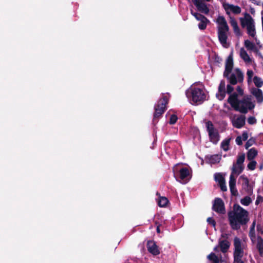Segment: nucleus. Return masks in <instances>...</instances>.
I'll use <instances>...</instances> for the list:
<instances>
[{"instance_id":"obj_1","label":"nucleus","mask_w":263,"mask_h":263,"mask_svg":"<svg viewBox=\"0 0 263 263\" xmlns=\"http://www.w3.org/2000/svg\"><path fill=\"white\" fill-rule=\"evenodd\" d=\"M248 214V212L238 204H234L233 210L228 213L231 228L234 230H238L240 229L241 226L246 224L249 220Z\"/></svg>"},{"instance_id":"obj_2","label":"nucleus","mask_w":263,"mask_h":263,"mask_svg":"<svg viewBox=\"0 0 263 263\" xmlns=\"http://www.w3.org/2000/svg\"><path fill=\"white\" fill-rule=\"evenodd\" d=\"M168 98L162 94V97L158 100L157 103L154 106V113L153 115V123L154 125L158 123V120L162 117V115L166 111V105L168 103Z\"/></svg>"},{"instance_id":"obj_3","label":"nucleus","mask_w":263,"mask_h":263,"mask_svg":"<svg viewBox=\"0 0 263 263\" xmlns=\"http://www.w3.org/2000/svg\"><path fill=\"white\" fill-rule=\"evenodd\" d=\"M187 98L196 104H201L206 99V95L202 88L191 86L186 90Z\"/></svg>"},{"instance_id":"obj_4","label":"nucleus","mask_w":263,"mask_h":263,"mask_svg":"<svg viewBox=\"0 0 263 263\" xmlns=\"http://www.w3.org/2000/svg\"><path fill=\"white\" fill-rule=\"evenodd\" d=\"M239 20L241 26L243 28L246 27L247 33L254 37L256 35L255 23L250 14L246 12L244 14V17H240Z\"/></svg>"},{"instance_id":"obj_5","label":"nucleus","mask_w":263,"mask_h":263,"mask_svg":"<svg viewBox=\"0 0 263 263\" xmlns=\"http://www.w3.org/2000/svg\"><path fill=\"white\" fill-rule=\"evenodd\" d=\"M242 102H245V100H239L238 99V94L236 92L231 94L228 99V102L236 111H238L242 114H246L248 112V109L243 105H240Z\"/></svg>"},{"instance_id":"obj_6","label":"nucleus","mask_w":263,"mask_h":263,"mask_svg":"<svg viewBox=\"0 0 263 263\" xmlns=\"http://www.w3.org/2000/svg\"><path fill=\"white\" fill-rule=\"evenodd\" d=\"M206 130L208 132L210 141L216 144L219 140V134L218 130L216 129L211 121L206 122Z\"/></svg>"},{"instance_id":"obj_7","label":"nucleus","mask_w":263,"mask_h":263,"mask_svg":"<svg viewBox=\"0 0 263 263\" xmlns=\"http://www.w3.org/2000/svg\"><path fill=\"white\" fill-rule=\"evenodd\" d=\"M245 160V154H241L238 156L236 163H233L232 167V174L237 173L238 175L242 172L244 170L243 162Z\"/></svg>"},{"instance_id":"obj_8","label":"nucleus","mask_w":263,"mask_h":263,"mask_svg":"<svg viewBox=\"0 0 263 263\" xmlns=\"http://www.w3.org/2000/svg\"><path fill=\"white\" fill-rule=\"evenodd\" d=\"M245 160V154H241L238 156L236 163H233L232 167V174L237 173L238 175L242 172L244 170L243 162Z\"/></svg>"},{"instance_id":"obj_9","label":"nucleus","mask_w":263,"mask_h":263,"mask_svg":"<svg viewBox=\"0 0 263 263\" xmlns=\"http://www.w3.org/2000/svg\"><path fill=\"white\" fill-rule=\"evenodd\" d=\"M234 251L233 253L234 258L242 257L243 256V250L241 248V241L240 239L235 237L234 239Z\"/></svg>"},{"instance_id":"obj_10","label":"nucleus","mask_w":263,"mask_h":263,"mask_svg":"<svg viewBox=\"0 0 263 263\" xmlns=\"http://www.w3.org/2000/svg\"><path fill=\"white\" fill-rule=\"evenodd\" d=\"M212 210L219 214H224L226 212L224 203L220 198H216L214 200Z\"/></svg>"},{"instance_id":"obj_11","label":"nucleus","mask_w":263,"mask_h":263,"mask_svg":"<svg viewBox=\"0 0 263 263\" xmlns=\"http://www.w3.org/2000/svg\"><path fill=\"white\" fill-rule=\"evenodd\" d=\"M233 68V52L230 54L228 57L225 65V70L223 72V77L228 78V76L231 73Z\"/></svg>"},{"instance_id":"obj_12","label":"nucleus","mask_w":263,"mask_h":263,"mask_svg":"<svg viewBox=\"0 0 263 263\" xmlns=\"http://www.w3.org/2000/svg\"><path fill=\"white\" fill-rule=\"evenodd\" d=\"M229 30V28L226 29L225 28H220L218 29V40L223 47H226V45L227 44L228 32Z\"/></svg>"},{"instance_id":"obj_13","label":"nucleus","mask_w":263,"mask_h":263,"mask_svg":"<svg viewBox=\"0 0 263 263\" xmlns=\"http://www.w3.org/2000/svg\"><path fill=\"white\" fill-rule=\"evenodd\" d=\"M239 179L242 180V189L245 190L248 194L250 195H252L253 193V187L250 184L248 177L245 175H242L240 176Z\"/></svg>"},{"instance_id":"obj_14","label":"nucleus","mask_w":263,"mask_h":263,"mask_svg":"<svg viewBox=\"0 0 263 263\" xmlns=\"http://www.w3.org/2000/svg\"><path fill=\"white\" fill-rule=\"evenodd\" d=\"M192 1L198 11L205 14H209V8L206 3L202 1H198L197 0Z\"/></svg>"},{"instance_id":"obj_15","label":"nucleus","mask_w":263,"mask_h":263,"mask_svg":"<svg viewBox=\"0 0 263 263\" xmlns=\"http://www.w3.org/2000/svg\"><path fill=\"white\" fill-rule=\"evenodd\" d=\"M147 248L148 252L154 255H157L160 253L158 246L154 241H148Z\"/></svg>"},{"instance_id":"obj_16","label":"nucleus","mask_w":263,"mask_h":263,"mask_svg":"<svg viewBox=\"0 0 263 263\" xmlns=\"http://www.w3.org/2000/svg\"><path fill=\"white\" fill-rule=\"evenodd\" d=\"M226 83L224 80H221L218 86L216 97L219 100H222L226 97Z\"/></svg>"},{"instance_id":"obj_17","label":"nucleus","mask_w":263,"mask_h":263,"mask_svg":"<svg viewBox=\"0 0 263 263\" xmlns=\"http://www.w3.org/2000/svg\"><path fill=\"white\" fill-rule=\"evenodd\" d=\"M229 187L231 194L233 196H237L238 193L236 187V179L233 174L230 176Z\"/></svg>"},{"instance_id":"obj_18","label":"nucleus","mask_w":263,"mask_h":263,"mask_svg":"<svg viewBox=\"0 0 263 263\" xmlns=\"http://www.w3.org/2000/svg\"><path fill=\"white\" fill-rule=\"evenodd\" d=\"M251 93L256 98L257 103L263 102V93L261 89L253 87L251 89Z\"/></svg>"},{"instance_id":"obj_19","label":"nucleus","mask_w":263,"mask_h":263,"mask_svg":"<svg viewBox=\"0 0 263 263\" xmlns=\"http://www.w3.org/2000/svg\"><path fill=\"white\" fill-rule=\"evenodd\" d=\"M205 159L208 161V163L215 164L220 162L221 159V156L218 154L210 155L206 156Z\"/></svg>"},{"instance_id":"obj_20","label":"nucleus","mask_w":263,"mask_h":263,"mask_svg":"<svg viewBox=\"0 0 263 263\" xmlns=\"http://www.w3.org/2000/svg\"><path fill=\"white\" fill-rule=\"evenodd\" d=\"M226 10L230 9L233 13L238 14L241 13V10L239 6L232 4H226L223 5Z\"/></svg>"},{"instance_id":"obj_21","label":"nucleus","mask_w":263,"mask_h":263,"mask_svg":"<svg viewBox=\"0 0 263 263\" xmlns=\"http://www.w3.org/2000/svg\"><path fill=\"white\" fill-rule=\"evenodd\" d=\"M230 23L231 26L233 27V31L235 35L237 36H241L242 33L237 21L234 18H231Z\"/></svg>"},{"instance_id":"obj_22","label":"nucleus","mask_w":263,"mask_h":263,"mask_svg":"<svg viewBox=\"0 0 263 263\" xmlns=\"http://www.w3.org/2000/svg\"><path fill=\"white\" fill-rule=\"evenodd\" d=\"M246 117L244 116H241L238 117L233 122V126L237 128H240L245 124Z\"/></svg>"},{"instance_id":"obj_23","label":"nucleus","mask_w":263,"mask_h":263,"mask_svg":"<svg viewBox=\"0 0 263 263\" xmlns=\"http://www.w3.org/2000/svg\"><path fill=\"white\" fill-rule=\"evenodd\" d=\"M217 23L218 24V29L220 28H225L226 29L227 28H229L227 22L224 17L223 16H219L217 17Z\"/></svg>"},{"instance_id":"obj_24","label":"nucleus","mask_w":263,"mask_h":263,"mask_svg":"<svg viewBox=\"0 0 263 263\" xmlns=\"http://www.w3.org/2000/svg\"><path fill=\"white\" fill-rule=\"evenodd\" d=\"M219 246L221 251L222 253H226L228 250L230 246V243L227 240H219Z\"/></svg>"},{"instance_id":"obj_25","label":"nucleus","mask_w":263,"mask_h":263,"mask_svg":"<svg viewBox=\"0 0 263 263\" xmlns=\"http://www.w3.org/2000/svg\"><path fill=\"white\" fill-rule=\"evenodd\" d=\"M256 248L259 252V255H263V238L260 236H257Z\"/></svg>"},{"instance_id":"obj_26","label":"nucleus","mask_w":263,"mask_h":263,"mask_svg":"<svg viewBox=\"0 0 263 263\" xmlns=\"http://www.w3.org/2000/svg\"><path fill=\"white\" fill-rule=\"evenodd\" d=\"M256 221L254 220L250 228V231L249 233V237L253 243H254L256 240V235L255 233V226Z\"/></svg>"},{"instance_id":"obj_27","label":"nucleus","mask_w":263,"mask_h":263,"mask_svg":"<svg viewBox=\"0 0 263 263\" xmlns=\"http://www.w3.org/2000/svg\"><path fill=\"white\" fill-rule=\"evenodd\" d=\"M180 178L184 180L190 175L189 170L186 167H182L179 170Z\"/></svg>"},{"instance_id":"obj_28","label":"nucleus","mask_w":263,"mask_h":263,"mask_svg":"<svg viewBox=\"0 0 263 263\" xmlns=\"http://www.w3.org/2000/svg\"><path fill=\"white\" fill-rule=\"evenodd\" d=\"M257 155V151L254 148H251L247 153V158L249 161L253 160Z\"/></svg>"},{"instance_id":"obj_29","label":"nucleus","mask_w":263,"mask_h":263,"mask_svg":"<svg viewBox=\"0 0 263 263\" xmlns=\"http://www.w3.org/2000/svg\"><path fill=\"white\" fill-rule=\"evenodd\" d=\"M240 56L242 59L245 62H251V59L247 53V51L243 48H241L240 50Z\"/></svg>"},{"instance_id":"obj_30","label":"nucleus","mask_w":263,"mask_h":263,"mask_svg":"<svg viewBox=\"0 0 263 263\" xmlns=\"http://www.w3.org/2000/svg\"><path fill=\"white\" fill-rule=\"evenodd\" d=\"M246 48L249 50H255L256 49L255 45L250 41L247 40L244 43Z\"/></svg>"},{"instance_id":"obj_31","label":"nucleus","mask_w":263,"mask_h":263,"mask_svg":"<svg viewBox=\"0 0 263 263\" xmlns=\"http://www.w3.org/2000/svg\"><path fill=\"white\" fill-rule=\"evenodd\" d=\"M230 140V138L226 139L221 143V148H222L223 151L227 152L229 149Z\"/></svg>"},{"instance_id":"obj_32","label":"nucleus","mask_w":263,"mask_h":263,"mask_svg":"<svg viewBox=\"0 0 263 263\" xmlns=\"http://www.w3.org/2000/svg\"><path fill=\"white\" fill-rule=\"evenodd\" d=\"M169 201L165 197H160L158 201V204L160 207H165L168 203Z\"/></svg>"},{"instance_id":"obj_33","label":"nucleus","mask_w":263,"mask_h":263,"mask_svg":"<svg viewBox=\"0 0 263 263\" xmlns=\"http://www.w3.org/2000/svg\"><path fill=\"white\" fill-rule=\"evenodd\" d=\"M210 23V21L206 18L200 21L198 24V27L200 30H204L206 28L208 23Z\"/></svg>"},{"instance_id":"obj_34","label":"nucleus","mask_w":263,"mask_h":263,"mask_svg":"<svg viewBox=\"0 0 263 263\" xmlns=\"http://www.w3.org/2000/svg\"><path fill=\"white\" fill-rule=\"evenodd\" d=\"M242 100H245V102H242L241 105H243L246 106L248 110H252L254 108L255 104L252 103L251 102L247 101L246 99H242Z\"/></svg>"},{"instance_id":"obj_35","label":"nucleus","mask_w":263,"mask_h":263,"mask_svg":"<svg viewBox=\"0 0 263 263\" xmlns=\"http://www.w3.org/2000/svg\"><path fill=\"white\" fill-rule=\"evenodd\" d=\"M253 81L255 85L258 88L261 87L263 85V81L260 78L257 76L254 77Z\"/></svg>"},{"instance_id":"obj_36","label":"nucleus","mask_w":263,"mask_h":263,"mask_svg":"<svg viewBox=\"0 0 263 263\" xmlns=\"http://www.w3.org/2000/svg\"><path fill=\"white\" fill-rule=\"evenodd\" d=\"M229 80V82L231 85H236L237 83V80L236 75L234 73L231 74L230 76H228V78H227Z\"/></svg>"},{"instance_id":"obj_37","label":"nucleus","mask_w":263,"mask_h":263,"mask_svg":"<svg viewBox=\"0 0 263 263\" xmlns=\"http://www.w3.org/2000/svg\"><path fill=\"white\" fill-rule=\"evenodd\" d=\"M191 13L192 15H193L197 20L200 21L202 20H205V18L206 17L203 15L198 13L197 12H195L193 11V10H191Z\"/></svg>"},{"instance_id":"obj_38","label":"nucleus","mask_w":263,"mask_h":263,"mask_svg":"<svg viewBox=\"0 0 263 263\" xmlns=\"http://www.w3.org/2000/svg\"><path fill=\"white\" fill-rule=\"evenodd\" d=\"M208 258L212 261L214 263H219V260L218 257L214 253H211L208 256Z\"/></svg>"},{"instance_id":"obj_39","label":"nucleus","mask_w":263,"mask_h":263,"mask_svg":"<svg viewBox=\"0 0 263 263\" xmlns=\"http://www.w3.org/2000/svg\"><path fill=\"white\" fill-rule=\"evenodd\" d=\"M241 203L246 206H248L251 202V198L249 196H246L240 200Z\"/></svg>"},{"instance_id":"obj_40","label":"nucleus","mask_w":263,"mask_h":263,"mask_svg":"<svg viewBox=\"0 0 263 263\" xmlns=\"http://www.w3.org/2000/svg\"><path fill=\"white\" fill-rule=\"evenodd\" d=\"M214 178L216 181L218 182V183H222L225 181L224 178L220 173H216L214 175Z\"/></svg>"},{"instance_id":"obj_41","label":"nucleus","mask_w":263,"mask_h":263,"mask_svg":"<svg viewBox=\"0 0 263 263\" xmlns=\"http://www.w3.org/2000/svg\"><path fill=\"white\" fill-rule=\"evenodd\" d=\"M236 72L237 74V82H241L243 80V74L241 71L239 69H236Z\"/></svg>"},{"instance_id":"obj_42","label":"nucleus","mask_w":263,"mask_h":263,"mask_svg":"<svg viewBox=\"0 0 263 263\" xmlns=\"http://www.w3.org/2000/svg\"><path fill=\"white\" fill-rule=\"evenodd\" d=\"M257 162L255 160H251L250 162L248 164L247 167L251 171H253L256 168Z\"/></svg>"},{"instance_id":"obj_43","label":"nucleus","mask_w":263,"mask_h":263,"mask_svg":"<svg viewBox=\"0 0 263 263\" xmlns=\"http://www.w3.org/2000/svg\"><path fill=\"white\" fill-rule=\"evenodd\" d=\"M177 120H178V117L176 115H175V114L172 115L170 117L169 123L172 125L176 123Z\"/></svg>"},{"instance_id":"obj_44","label":"nucleus","mask_w":263,"mask_h":263,"mask_svg":"<svg viewBox=\"0 0 263 263\" xmlns=\"http://www.w3.org/2000/svg\"><path fill=\"white\" fill-rule=\"evenodd\" d=\"M248 122L249 124L253 125L256 123V119L254 117H249L248 118Z\"/></svg>"},{"instance_id":"obj_45","label":"nucleus","mask_w":263,"mask_h":263,"mask_svg":"<svg viewBox=\"0 0 263 263\" xmlns=\"http://www.w3.org/2000/svg\"><path fill=\"white\" fill-rule=\"evenodd\" d=\"M207 222L209 224H211L213 227H215L216 226V221L212 217H208L206 220Z\"/></svg>"},{"instance_id":"obj_46","label":"nucleus","mask_w":263,"mask_h":263,"mask_svg":"<svg viewBox=\"0 0 263 263\" xmlns=\"http://www.w3.org/2000/svg\"><path fill=\"white\" fill-rule=\"evenodd\" d=\"M247 75L248 77V81H251L252 78L253 76V71L252 70H248L247 72Z\"/></svg>"},{"instance_id":"obj_47","label":"nucleus","mask_w":263,"mask_h":263,"mask_svg":"<svg viewBox=\"0 0 263 263\" xmlns=\"http://www.w3.org/2000/svg\"><path fill=\"white\" fill-rule=\"evenodd\" d=\"M220 189L222 191L225 192L227 190V186L226 185V182L224 181L222 183H219Z\"/></svg>"},{"instance_id":"obj_48","label":"nucleus","mask_w":263,"mask_h":263,"mask_svg":"<svg viewBox=\"0 0 263 263\" xmlns=\"http://www.w3.org/2000/svg\"><path fill=\"white\" fill-rule=\"evenodd\" d=\"M253 140H252L251 139L248 140L245 144V148L248 149L249 147L251 146L253 144Z\"/></svg>"},{"instance_id":"obj_49","label":"nucleus","mask_w":263,"mask_h":263,"mask_svg":"<svg viewBox=\"0 0 263 263\" xmlns=\"http://www.w3.org/2000/svg\"><path fill=\"white\" fill-rule=\"evenodd\" d=\"M242 139L241 136H237L236 138L235 141L237 145H241L242 144Z\"/></svg>"},{"instance_id":"obj_50","label":"nucleus","mask_w":263,"mask_h":263,"mask_svg":"<svg viewBox=\"0 0 263 263\" xmlns=\"http://www.w3.org/2000/svg\"><path fill=\"white\" fill-rule=\"evenodd\" d=\"M234 90V88L231 86V85H227V92L228 93V94H230L231 95V93L232 92V91H233Z\"/></svg>"},{"instance_id":"obj_51","label":"nucleus","mask_w":263,"mask_h":263,"mask_svg":"<svg viewBox=\"0 0 263 263\" xmlns=\"http://www.w3.org/2000/svg\"><path fill=\"white\" fill-rule=\"evenodd\" d=\"M257 231L261 235L263 234V226L260 224L257 225Z\"/></svg>"},{"instance_id":"obj_52","label":"nucleus","mask_w":263,"mask_h":263,"mask_svg":"<svg viewBox=\"0 0 263 263\" xmlns=\"http://www.w3.org/2000/svg\"><path fill=\"white\" fill-rule=\"evenodd\" d=\"M241 137L243 141H246L248 138V133L247 132H243Z\"/></svg>"},{"instance_id":"obj_53","label":"nucleus","mask_w":263,"mask_h":263,"mask_svg":"<svg viewBox=\"0 0 263 263\" xmlns=\"http://www.w3.org/2000/svg\"><path fill=\"white\" fill-rule=\"evenodd\" d=\"M242 257L239 258H234L233 263H244L243 261L242 260Z\"/></svg>"},{"instance_id":"obj_54","label":"nucleus","mask_w":263,"mask_h":263,"mask_svg":"<svg viewBox=\"0 0 263 263\" xmlns=\"http://www.w3.org/2000/svg\"><path fill=\"white\" fill-rule=\"evenodd\" d=\"M263 200L262 197L261 196H258L255 201V204L258 205L260 201Z\"/></svg>"},{"instance_id":"obj_55","label":"nucleus","mask_w":263,"mask_h":263,"mask_svg":"<svg viewBox=\"0 0 263 263\" xmlns=\"http://www.w3.org/2000/svg\"><path fill=\"white\" fill-rule=\"evenodd\" d=\"M236 90L237 91H238V92L239 93V94L240 95H242L243 93V89L240 87V86H237V88H236Z\"/></svg>"},{"instance_id":"obj_56","label":"nucleus","mask_w":263,"mask_h":263,"mask_svg":"<svg viewBox=\"0 0 263 263\" xmlns=\"http://www.w3.org/2000/svg\"><path fill=\"white\" fill-rule=\"evenodd\" d=\"M155 224L157 225V232L158 233H160V224H159V223L158 222H155Z\"/></svg>"},{"instance_id":"obj_57","label":"nucleus","mask_w":263,"mask_h":263,"mask_svg":"<svg viewBox=\"0 0 263 263\" xmlns=\"http://www.w3.org/2000/svg\"><path fill=\"white\" fill-rule=\"evenodd\" d=\"M197 1H202V2H204V1H205V2H210V1H211V0H197Z\"/></svg>"},{"instance_id":"obj_58","label":"nucleus","mask_w":263,"mask_h":263,"mask_svg":"<svg viewBox=\"0 0 263 263\" xmlns=\"http://www.w3.org/2000/svg\"><path fill=\"white\" fill-rule=\"evenodd\" d=\"M225 235H226V234H222L221 235V237H225Z\"/></svg>"}]
</instances>
